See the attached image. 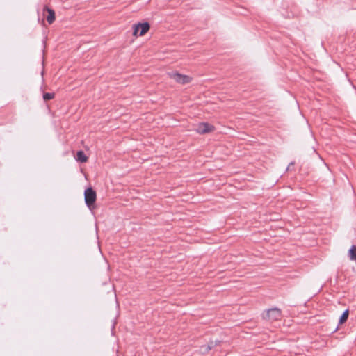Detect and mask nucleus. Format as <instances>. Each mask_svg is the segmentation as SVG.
<instances>
[{
    "instance_id": "obj_10",
    "label": "nucleus",
    "mask_w": 356,
    "mask_h": 356,
    "mask_svg": "<svg viewBox=\"0 0 356 356\" xmlns=\"http://www.w3.org/2000/svg\"><path fill=\"white\" fill-rule=\"evenodd\" d=\"M55 97V95L54 93H50V92H47V93H44L43 95V99L44 100H50V99H54Z\"/></svg>"
},
{
    "instance_id": "obj_2",
    "label": "nucleus",
    "mask_w": 356,
    "mask_h": 356,
    "mask_svg": "<svg viewBox=\"0 0 356 356\" xmlns=\"http://www.w3.org/2000/svg\"><path fill=\"white\" fill-rule=\"evenodd\" d=\"M169 78L175 81L177 83L185 85L192 81L191 76L181 74L178 72H170L168 73Z\"/></svg>"
},
{
    "instance_id": "obj_3",
    "label": "nucleus",
    "mask_w": 356,
    "mask_h": 356,
    "mask_svg": "<svg viewBox=\"0 0 356 356\" xmlns=\"http://www.w3.org/2000/svg\"><path fill=\"white\" fill-rule=\"evenodd\" d=\"M84 198L86 205L92 210L97 199L96 192L91 187L86 188L84 192Z\"/></svg>"
},
{
    "instance_id": "obj_1",
    "label": "nucleus",
    "mask_w": 356,
    "mask_h": 356,
    "mask_svg": "<svg viewBox=\"0 0 356 356\" xmlns=\"http://www.w3.org/2000/svg\"><path fill=\"white\" fill-rule=\"evenodd\" d=\"M132 35L134 38L142 37L145 35L150 29V24L147 22H138L132 25Z\"/></svg>"
},
{
    "instance_id": "obj_8",
    "label": "nucleus",
    "mask_w": 356,
    "mask_h": 356,
    "mask_svg": "<svg viewBox=\"0 0 356 356\" xmlns=\"http://www.w3.org/2000/svg\"><path fill=\"white\" fill-rule=\"evenodd\" d=\"M349 257L351 260H356V246L353 245L349 250Z\"/></svg>"
},
{
    "instance_id": "obj_9",
    "label": "nucleus",
    "mask_w": 356,
    "mask_h": 356,
    "mask_svg": "<svg viewBox=\"0 0 356 356\" xmlns=\"http://www.w3.org/2000/svg\"><path fill=\"white\" fill-rule=\"evenodd\" d=\"M348 310H346L343 312L341 316L340 317L339 323L341 324L343 323L345 321H346V320L348 319Z\"/></svg>"
},
{
    "instance_id": "obj_4",
    "label": "nucleus",
    "mask_w": 356,
    "mask_h": 356,
    "mask_svg": "<svg viewBox=\"0 0 356 356\" xmlns=\"http://www.w3.org/2000/svg\"><path fill=\"white\" fill-rule=\"evenodd\" d=\"M215 127L208 122H200L197 124L195 131L198 134H207L215 131Z\"/></svg>"
},
{
    "instance_id": "obj_7",
    "label": "nucleus",
    "mask_w": 356,
    "mask_h": 356,
    "mask_svg": "<svg viewBox=\"0 0 356 356\" xmlns=\"http://www.w3.org/2000/svg\"><path fill=\"white\" fill-rule=\"evenodd\" d=\"M75 159L81 163H86L88 158L82 150H80L77 152Z\"/></svg>"
},
{
    "instance_id": "obj_5",
    "label": "nucleus",
    "mask_w": 356,
    "mask_h": 356,
    "mask_svg": "<svg viewBox=\"0 0 356 356\" xmlns=\"http://www.w3.org/2000/svg\"><path fill=\"white\" fill-rule=\"evenodd\" d=\"M282 318V312L278 308H272L266 311L265 318L270 321H279Z\"/></svg>"
},
{
    "instance_id": "obj_6",
    "label": "nucleus",
    "mask_w": 356,
    "mask_h": 356,
    "mask_svg": "<svg viewBox=\"0 0 356 356\" xmlns=\"http://www.w3.org/2000/svg\"><path fill=\"white\" fill-rule=\"evenodd\" d=\"M43 15L46 17L47 21L49 24H51L55 21V12L53 9L47 6L44 7Z\"/></svg>"
}]
</instances>
